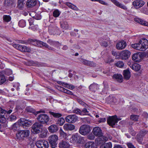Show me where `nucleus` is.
Segmentation results:
<instances>
[{"label":"nucleus","instance_id":"obj_1","mask_svg":"<svg viewBox=\"0 0 148 148\" xmlns=\"http://www.w3.org/2000/svg\"><path fill=\"white\" fill-rule=\"evenodd\" d=\"M20 42L26 45L32 44L35 46L41 47H42L43 42L38 40H34L31 39H29L27 40H20Z\"/></svg>","mask_w":148,"mask_h":148},{"label":"nucleus","instance_id":"obj_2","mask_svg":"<svg viewBox=\"0 0 148 148\" xmlns=\"http://www.w3.org/2000/svg\"><path fill=\"white\" fill-rule=\"evenodd\" d=\"M58 139V136L53 134L49 136L48 138L49 146L51 148H55L57 147Z\"/></svg>","mask_w":148,"mask_h":148},{"label":"nucleus","instance_id":"obj_3","mask_svg":"<svg viewBox=\"0 0 148 148\" xmlns=\"http://www.w3.org/2000/svg\"><path fill=\"white\" fill-rule=\"evenodd\" d=\"M20 126H22L24 128H27L29 127L33 124L34 121L32 120H29L21 118L18 120Z\"/></svg>","mask_w":148,"mask_h":148},{"label":"nucleus","instance_id":"obj_4","mask_svg":"<svg viewBox=\"0 0 148 148\" xmlns=\"http://www.w3.org/2000/svg\"><path fill=\"white\" fill-rule=\"evenodd\" d=\"M29 134V130H22L18 132L16 134V136L18 139L21 140L28 136Z\"/></svg>","mask_w":148,"mask_h":148},{"label":"nucleus","instance_id":"obj_5","mask_svg":"<svg viewBox=\"0 0 148 148\" xmlns=\"http://www.w3.org/2000/svg\"><path fill=\"white\" fill-rule=\"evenodd\" d=\"M121 120V119L117 118L116 115L111 116H110L107 119V121L108 124L112 127H114V126L118 121Z\"/></svg>","mask_w":148,"mask_h":148},{"label":"nucleus","instance_id":"obj_6","mask_svg":"<svg viewBox=\"0 0 148 148\" xmlns=\"http://www.w3.org/2000/svg\"><path fill=\"white\" fill-rule=\"evenodd\" d=\"M90 131V127L88 125H83L79 129V133L82 135L85 136Z\"/></svg>","mask_w":148,"mask_h":148},{"label":"nucleus","instance_id":"obj_7","mask_svg":"<svg viewBox=\"0 0 148 148\" xmlns=\"http://www.w3.org/2000/svg\"><path fill=\"white\" fill-rule=\"evenodd\" d=\"M43 127L42 124L39 122H35L32 126V129L36 134L40 133Z\"/></svg>","mask_w":148,"mask_h":148},{"label":"nucleus","instance_id":"obj_8","mask_svg":"<svg viewBox=\"0 0 148 148\" xmlns=\"http://www.w3.org/2000/svg\"><path fill=\"white\" fill-rule=\"evenodd\" d=\"M37 119L39 122L42 124L47 123L49 120V117L47 115L45 114H42L38 115Z\"/></svg>","mask_w":148,"mask_h":148},{"label":"nucleus","instance_id":"obj_9","mask_svg":"<svg viewBox=\"0 0 148 148\" xmlns=\"http://www.w3.org/2000/svg\"><path fill=\"white\" fill-rule=\"evenodd\" d=\"M13 46L16 49L22 52H30L31 51V49L30 48L25 46L14 44Z\"/></svg>","mask_w":148,"mask_h":148},{"label":"nucleus","instance_id":"obj_10","mask_svg":"<svg viewBox=\"0 0 148 148\" xmlns=\"http://www.w3.org/2000/svg\"><path fill=\"white\" fill-rule=\"evenodd\" d=\"M140 51H144L148 48V40L145 38L142 39L139 42Z\"/></svg>","mask_w":148,"mask_h":148},{"label":"nucleus","instance_id":"obj_11","mask_svg":"<svg viewBox=\"0 0 148 148\" xmlns=\"http://www.w3.org/2000/svg\"><path fill=\"white\" fill-rule=\"evenodd\" d=\"M130 55V53L129 51L123 50L119 53V56L117 57V58H120L123 60H126L129 58Z\"/></svg>","mask_w":148,"mask_h":148},{"label":"nucleus","instance_id":"obj_12","mask_svg":"<svg viewBox=\"0 0 148 148\" xmlns=\"http://www.w3.org/2000/svg\"><path fill=\"white\" fill-rule=\"evenodd\" d=\"M38 148H48L49 144L47 141L44 140H38L36 143Z\"/></svg>","mask_w":148,"mask_h":148},{"label":"nucleus","instance_id":"obj_13","mask_svg":"<svg viewBox=\"0 0 148 148\" xmlns=\"http://www.w3.org/2000/svg\"><path fill=\"white\" fill-rule=\"evenodd\" d=\"M77 117L75 114L69 115L65 118V120L67 122L74 123L77 120Z\"/></svg>","mask_w":148,"mask_h":148},{"label":"nucleus","instance_id":"obj_14","mask_svg":"<svg viewBox=\"0 0 148 148\" xmlns=\"http://www.w3.org/2000/svg\"><path fill=\"white\" fill-rule=\"evenodd\" d=\"M92 132L96 137H101L103 134L101 129L98 127H94L92 129Z\"/></svg>","mask_w":148,"mask_h":148},{"label":"nucleus","instance_id":"obj_15","mask_svg":"<svg viewBox=\"0 0 148 148\" xmlns=\"http://www.w3.org/2000/svg\"><path fill=\"white\" fill-rule=\"evenodd\" d=\"M12 112H0V122L4 123L6 122V117H7L8 114H10Z\"/></svg>","mask_w":148,"mask_h":148},{"label":"nucleus","instance_id":"obj_16","mask_svg":"<svg viewBox=\"0 0 148 148\" xmlns=\"http://www.w3.org/2000/svg\"><path fill=\"white\" fill-rule=\"evenodd\" d=\"M144 4V2L142 0H135L132 3L133 6L137 9L143 6Z\"/></svg>","mask_w":148,"mask_h":148},{"label":"nucleus","instance_id":"obj_17","mask_svg":"<svg viewBox=\"0 0 148 148\" xmlns=\"http://www.w3.org/2000/svg\"><path fill=\"white\" fill-rule=\"evenodd\" d=\"M58 147L60 148H69L70 145L68 141L62 140L59 143Z\"/></svg>","mask_w":148,"mask_h":148},{"label":"nucleus","instance_id":"obj_18","mask_svg":"<svg viewBox=\"0 0 148 148\" xmlns=\"http://www.w3.org/2000/svg\"><path fill=\"white\" fill-rule=\"evenodd\" d=\"M126 45V42L124 40H122L117 43L116 45V48L117 49L121 50L125 48Z\"/></svg>","mask_w":148,"mask_h":148},{"label":"nucleus","instance_id":"obj_19","mask_svg":"<svg viewBox=\"0 0 148 148\" xmlns=\"http://www.w3.org/2000/svg\"><path fill=\"white\" fill-rule=\"evenodd\" d=\"M58 30V28L56 26H50L49 27V32L51 35L57 34Z\"/></svg>","mask_w":148,"mask_h":148},{"label":"nucleus","instance_id":"obj_20","mask_svg":"<svg viewBox=\"0 0 148 148\" xmlns=\"http://www.w3.org/2000/svg\"><path fill=\"white\" fill-rule=\"evenodd\" d=\"M111 1L116 6L120 8L125 10L127 9V7L124 5L121 4L116 0H111Z\"/></svg>","mask_w":148,"mask_h":148},{"label":"nucleus","instance_id":"obj_21","mask_svg":"<svg viewBox=\"0 0 148 148\" xmlns=\"http://www.w3.org/2000/svg\"><path fill=\"white\" fill-rule=\"evenodd\" d=\"M82 62L84 64L91 67H95L96 64L92 61H90L85 59H83Z\"/></svg>","mask_w":148,"mask_h":148},{"label":"nucleus","instance_id":"obj_22","mask_svg":"<svg viewBox=\"0 0 148 148\" xmlns=\"http://www.w3.org/2000/svg\"><path fill=\"white\" fill-rule=\"evenodd\" d=\"M49 132L51 133H53L57 132L58 130V127L56 125L52 124L48 128Z\"/></svg>","mask_w":148,"mask_h":148},{"label":"nucleus","instance_id":"obj_23","mask_svg":"<svg viewBox=\"0 0 148 148\" xmlns=\"http://www.w3.org/2000/svg\"><path fill=\"white\" fill-rule=\"evenodd\" d=\"M148 133V131L144 130L140 131L139 135L137 136V140L139 143H141L142 140V137Z\"/></svg>","mask_w":148,"mask_h":148},{"label":"nucleus","instance_id":"obj_24","mask_svg":"<svg viewBox=\"0 0 148 148\" xmlns=\"http://www.w3.org/2000/svg\"><path fill=\"white\" fill-rule=\"evenodd\" d=\"M75 128V126L69 123L65 124L63 126V129L66 131H71Z\"/></svg>","mask_w":148,"mask_h":148},{"label":"nucleus","instance_id":"obj_25","mask_svg":"<svg viewBox=\"0 0 148 148\" xmlns=\"http://www.w3.org/2000/svg\"><path fill=\"white\" fill-rule=\"evenodd\" d=\"M132 58L134 61L138 62L140 61L141 57L140 54L139 53H136L133 54Z\"/></svg>","mask_w":148,"mask_h":148},{"label":"nucleus","instance_id":"obj_26","mask_svg":"<svg viewBox=\"0 0 148 148\" xmlns=\"http://www.w3.org/2000/svg\"><path fill=\"white\" fill-rule=\"evenodd\" d=\"M36 0H27L26 5L28 8H32L36 4Z\"/></svg>","mask_w":148,"mask_h":148},{"label":"nucleus","instance_id":"obj_27","mask_svg":"<svg viewBox=\"0 0 148 148\" xmlns=\"http://www.w3.org/2000/svg\"><path fill=\"white\" fill-rule=\"evenodd\" d=\"M96 147L97 146L94 142L89 141L85 144L84 148H97Z\"/></svg>","mask_w":148,"mask_h":148},{"label":"nucleus","instance_id":"obj_28","mask_svg":"<svg viewBox=\"0 0 148 148\" xmlns=\"http://www.w3.org/2000/svg\"><path fill=\"white\" fill-rule=\"evenodd\" d=\"M98 87V86L97 84L93 83L90 85L89 87V89L90 91L95 92Z\"/></svg>","mask_w":148,"mask_h":148},{"label":"nucleus","instance_id":"obj_29","mask_svg":"<svg viewBox=\"0 0 148 148\" xmlns=\"http://www.w3.org/2000/svg\"><path fill=\"white\" fill-rule=\"evenodd\" d=\"M114 79H116L119 82H121L123 81V77L122 75L120 74H115L113 75L112 76Z\"/></svg>","mask_w":148,"mask_h":148},{"label":"nucleus","instance_id":"obj_30","mask_svg":"<svg viewBox=\"0 0 148 148\" xmlns=\"http://www.w3.org/2000/svg\"><path fill=\"white\" fill-rule=\"evenodd\" d=\"M123 75L125 79L126 80L129 79L130 77V73L127 69L123 71Z\"/></svg>","mask_w":148,"mask_h":148},{"label":"nucleus","instance_id":"obj_31","mask_svg":"<svg viewBox=\"0 0 148 148\" xmlns=\"http://www.w3.org/2000/svg\"><path fill=\"white\" fill-rule=\"evenodd\" d=\"M107 100L108 103L112 104H114L116 103L117 101V99H116L115 97H109L107 98Z\"/></svg>","mask_w":148,"mask_h":148},{"label":"nucleus","instance_id":"obj_32","mask_svg":"<svg viewBox=\"0 0 148 148\" xmlns=\"http://www.w3.org/2000/svg\"><path fill=\"white\" fill-rule=\"evenodd\" d=\"M41 130L40 132V134L39 135L40 137L42 138L45 137L47 135V130L46 129L43 127Z\"/></svg>","mask_w":148,"mask_h":148},{"label":"nucleus","instance_id":"obj_33","mask_svg":"<svg viewBox=\"0 0 148 148\" xmlns=\"http://www.w3.org/2000/svg\"><path fill=\"white\" fill-rule=\"evenodd\" d=\"M61 27L63 29H67L69 28L68 23L66 21H63L60 22Z\"/></svg>","mask_w":148,"mask_h":148},{"label":"nucleus","instance_id":"obj_34","mask_svg":"<svg viewBox=\"0 0 148 148\" xmlns=\"http://www.w3.org/2000/svg\"><path fill=\"white\" fill-rule=\"evenodd\" d=\"M50 114L55 118H58L62 116V114L61 113L56 112H49Z\"/></svg>","mask_w":148,"mask_h":148},{"label":"nucleus","instance_id":"obj_35","mask_svg":"<svg viewBox=\"0 0 148 148\" xmlns=\"http://www.w3.org/2000/svg\"><path fill=\"white\" fill-rule=\"evenodd\" d=\"M131 67L132 69L136 71H139L141 68L140 65L138 64H133Z\"/></svg>","mask_w":148,"mask_h":148},{"label":"nucleus","instance_id":"obj_36","mask_svg":"<svg viewBox=\"0 0 148 148\" xmlns=\"http://www.w3.org/2000/svg\"><path fill=\"white\" fill-rule=\"evenodd\" d=\"M79 136L77 134H75L73 135L71 138L73 143H76Z\"/></svg>","mask_w":148,"mask_h":148},{"label":"nucleus","instance_id":"obj_37","mask_svg":"<svg viewBox=\"0 0 148 148\" xmlns=\"http://www.w3.org/2000/svg\"><path fill=\"white\" fill-rule=\"evenodd\" d=\"M112 144L111 142L105 143L100 146L99 148H112Z\"/></svg>","mask_w":148,"mask_h":148},{"label":"nucleus","instance_id":"obj_38","mask_svg":"<svg viewBox=\"0 0 148 148\" xmlns=\"http://www.w3.org/2000/svg\"><path fill=\"white\" fill-rule=\"evenodd\" d=\"M20 125L19 123L18 122H18L14 123L12 126V128L14 131H16L18 130L19 128Z\"/></svg>","mask_w":148,"mask_h":148},{"label":"nucleus","instance_id":"obj_39","mask_svg":"<svg viewBox=\"0 0 148 148\" xmlns=\"http://www.w3.org/2000/svg\"><path fill=\"white\" fill-rule=\"evenodd\" d=\"M100 138H98L97 140L99 142L98 143L100 144L101 143H102V141H106L108 140V138L104 136H103V135L101 137H99Z\"/></svg>","mask_w":148,"mask_h":148},{"label":"nucleus","instance_id":"obj_40","mask_svg":"<svg viewBox=\"0 0 148 148\" xmlns=\"http://www.w3.org/2000/svg\"><path fill=\"white\" fill-rule=\"evenodd\" d=\"M3 19L4 21L8 22L10 21L11 18L10 15H4L3 16Z\"/></svg>","mask_w":148,"mask_h":148},{"label":"nucleus","instance_id":"obj_41","mask_svg":"<svg viewBox=\"0 0 148 148\" xmlns=\"http://www.w3.org/2000/svg\"><path fill=\"white\" fill-rule=\"evenodd\" d=\"M26 25V22L24 20L21 19L18 22V25L20 27H24Z\"/></svg>","mask_w":148,"mask_h":148},{"label":"nucleus","instance_id":"obj_42","mask_svg":"<svg viewBox=\"0 0 148 148\" xmlns=\"http://www.w3.org/2000/svg\"><path fill=\"white\" fill-rule=\"evenodd\" d=\"M61 88V90L64 92L65 93H66L69 95H74V94L71 91L69 90L66 89L63 87H62Z\"/></svg>","mask_w":148,"mask_h":148},{"label":"nucleus","instance_id":"obj_43","mask_svg":"<svg viewBox=\"0 0 148 148\" xmlns=\"http://www.w3.org/2000/svg\"><path fill=\"white\" fill-rule=\"evenodd\" d=\"M16 119V117L14 113L10 115L9 116L8 119L11 121H14Z\"/></svg>","mask_w":148,"mask_h":148},{"label":"nucleus","instance_id":"obj_44","mask_svg":"<svg viewBox=\"0 0 148 148\" xmlns=\"http://www.w3.org/2000/svg\"><path fill=\"white\" fill-rule=\"evenodd\" d=\"M12 3V0H5L4 1V4L5 6L11 5Z\"/></svg>","mask_w":148,"mask_h":148},{"label":"nucleus","instance_id":"obj_45","mask_svg":"<svg viewBox=\"0 0 148 148\" xmlns=\"http://www.w3.org/2000/svg\"><path fill=\"white\" fill-rule=\"evenodd\" d=\"M18 4L17 7L20 10H23L24 8V4L23 2H22L20 0H18Z\"/></svg>","mask_w":148,"mask_h":148},{"label":"nucleus","instance_id":"obj_46","mask_svg":"<svg viewBox=\"0 0 148 148\" xmlns=\"http://www.w3.org/2000/svg\"><path fill=\"white\" fill-rule=\"evenodd\" d=\"M6 80V79L4 75H0V85L4 83Z\"/></svg>","mask_w":148,"mask_h":148},{"label":"nucleus","instance_id":"obj_47","mask_svg":"<svg viewBox=\"0 0 148 148\" xmlns=\"http://www.w3.org/2000/svg\"><path fill=\"white\" fill-rule=\"evenodd\" d=\"M132 47L137 50L140 51V49L139 42L136 44H132L131 45Z\"/></svg>","mask_w":148,"mask_h":148},{"label":"nucleus","instance_id":"obj_48","mask_svg":"<svg viewBox=\"0 0 148 148\" xmlns=\"http://www.w3.org/2000/svg\"><path fill=\"white\" fill-rule=\"evenodd\" d=\"M59 133L61 137L63 138H66L67 134L64 132L61 128H60L59 130Z\"/></svg>","mask_w":148,"mask_h":148},{"label":"nucleus","instance_id":"obj_49","mask_svg":"<svg viewBox=\"0 0 148 148\" xmlns=\"http://www.w3.org/2000/svg\"><path fill=\"white\" fill-rule=\"evenodd\" d=\"M60 12L58 9L55 10L53 12V15L55 17H57L59 16Z\"/></svg>","mask_w":148,"mask_h":148},{"label":"nucleus","instance_id":"obj_50","mask_svg":"<svg viewBox=\"0 0 148 148\" xmlns=\"http://www.w3.org/2000/svg\"><path fill=\"white\" fill-rule=\"evenodd\" d=\"M65 123V120L63 118H60L57 121V123L60 126L62 125Z\"/></svg>","mask_w":148,"mask_h":148},{"label":"nucleus","instance_id":"obj_51","mask_svg":"<svg viewBox=\"0 0 148 148\" xmlns=\"http://www.w3.org/2000/svg\"><path fill=\"white\" fill-rule=\"evenodd\" d=\"M74 113L81 116H86L88 115V112H74Z\"/></svg>","mask_w":148,"mask_h":148},{"label":"nucleus","instance_id":"obj_52","mask_svg":"<svg viewBox=\"0 0 148 148\" xmlns=\"http://www.w3.org/2000/svg\"><path fill=\"white\" fill-rule=\"evenodd\" d=\"M115 65L118 67L122 68L123 67L124 64L122 61H119L115 63Z\"/></svg>","mask_w":148,"mask_h":148},{"label":"nucleus","instance_id":"obj_53","mask_svg":"<svg viewBox=\"0 0 148 148\" xmlns=\"http://www.w3.org/2000/svg\"><path fill=\"white\" fill-rule=\"evenodd\" d=\"M77 143L81 144H84V137H80L79 136V138L78 139Z\"/></svg>","mask_w":148,"mask_h":148},{"label":"nucleus","instance_id":"obj_54","mask_svg":"<svg viewBox=\"0 0 148 148\" xmlns=\"http://www.w3.org/2000/svg\"><path fill=\"white\" fill-rule=\"evenodd\" d=\"M138 116L135 115H132L130 116V119L132 121H137L138 119Z\"/></svg>","mask_w":148,"mask_h":148},{"label":"nucleus","instance_id":"obj_55","mask_svg":"<svg viewBox=\"0 0 148 148\" xmlns=\"http://www.w3.org/2000/svg\"><path fill=\"white\" fill-rule=\"evenodd\" d=\"M95 136L92 133L90 134L87 136V138L90 140H93L95 138Z\"/></svg>","mask_w":148,"mask_h":148},{"label":"nucleus","instance_id":"obj_56","mask_svg":"<svg viewBox=\"0 0 148 148\" xmlns=\"http://www.w3.org/2000/svg\"><path fill=\"white\" fill-rule=\"evenodd\" d=\"M100 44L102 46L106 47H108V45L107 42L105 40H103L101 42H100Z\"/></svg>","mask_w":148,"mask_h":148},{"label":"nucleus","instance_id":"obj_57","mask_svg":"<svg viewBox=\"0 0 148 148\" xmlns=\"http://www.w3.org/2000/svg\"><path fill=\"white\" fill-rule=\"evenodd\" d=\"M129 131L132 136H135V132L134 131V130H133V129L132 128H129Z\"/></svg>","mask_w":148,"mask_h":148},{"label":"nucleus","instance_id":"obj_58","mask_svg":"<svg viewBox=\"0 0 148 148\" xmlns=\"http://www.w3.org/2000/svg\"><path fill=\"white\" fill-rule=\"evenodd\" d=\"M55 41H53L51 39H49L47 40V42L50 45L53 46Z\"/></svg>","mask_w":148,"mask_h":148},{"label":"nucleus","instance_id":"obj_59","mask_svg":"<svg viewBox=\"0 0 148 148\" xmlns=\"http://www.w3.org/2000/svg\"><path fill=\"white\" fill-rule=\"evenodd\" d=\"M128 108L127 110H130L131 111L132 110L136 111V110H138V109H137L134 106H130V107H129L128 108Z\"/></svg>","mask_w":148,"mask_h":148},{"label":"nucleus","instance_id":"obj_60","mask_svg":"<svg viewBox=\"0 0 148 148\" xmlns=\"http://www.w3.org/2000/svg\"><path fill=\"white\" fill-rule=\"evenodd\" d=\"M77 100L78 102L81 105H82L83 106H86V103H85L81 99H77Z\"/></svg>","mask_w":148,"mask_h":148},{"label":"nucleus","instance_id":"obj_61","mask_svg":"<svg viewBox=\"0 0 148 148\" xmlns=\"http://www.w3.org/2000/svg\"><path fill=\"white\" fill-rule=\"evenodd\" d=\"M38 26L37 25H35L34 26H32L31 27H29V29H31L35 31L38 29Z\"/></svg>","mask_w":148,"mask_h":148},{"label":"nucleus","instance_id":"obj_62","mask_svg":"<svg viewBox=\"0 0 148 148\" xmlns=\"http://www.w3.org/2000/svg\"><path fill=\"white\" fill-rule=\"evenodd\" d=\"M12 73V71L10 69H6L5 71V74L8 75Z\"/></svg>","mask_w":148,"mask_h":148},{"label":"nucleus","instance_id":"obj_63","mask_svg":"<svg viewBox=\"0 0 148 148\" xmlns=\"http://www.w3.org/2000/svg\"><path fill=\"white\" fill-rule=\"evenodd\" d=\"M134 19L135 21L138 23L141 24V23L142 22V21L143 20L138 18H135Z\"/></svg>","mask_w":148,"mask_h":148},{"label":"nucleus","instance_id":"obj_64","mask_svg":"<svg viewBox=\"0 0 148 148\" xmlns=\"http://www.w3.org/2000/svg\"><path fill=\"white\" fill-rule=\"evenodd\" d=\"M61 44L57 41H55L53 46L57 47H60L61 45Z\"/></svg>","mask_w":148,"mask_h":148}]
</instances>
